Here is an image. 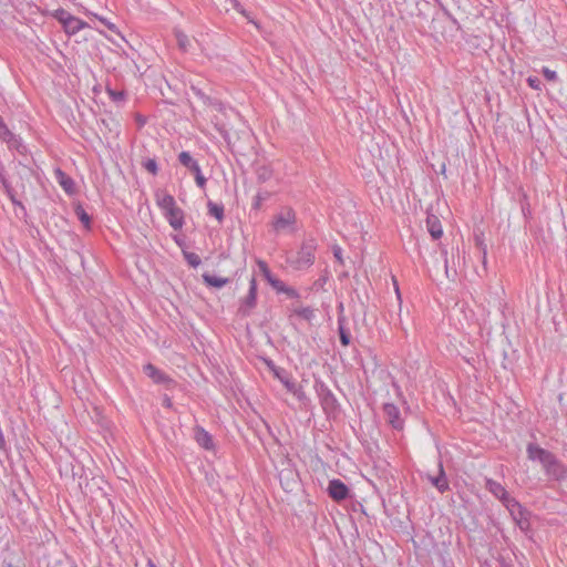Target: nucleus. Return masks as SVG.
Returning <instances> with one entry per match:
<instances>
[{
  "mask_svg": "<svg viewBox=\"0 0 567 567\" xmlns=\"http://www.w3.org/2000/svg\"><path fill=\"white\" fill-rule=\"evenodd\" d=\"M178 159L182 165L188 167L189 169H193L194 165H198L197 162L193 159L188 152L179 153Z\"/></svg>",
  "mask_w": 567,
  "mask_h": 567,
  "instance_id": "obj_22",
  "label": "nucleus"
},
{
  "mask_svg": "<svg viewBox=\"0 0 567 567\" xmlns=\"http://www.w3.org/2000/svg\"><path fill=\"white\" fill-rule=\"evenodd\" d=\"M156 203L164 212L176 206L175 199L172 195L161 192L156 193Z\"/></svg>",
  "mask_w": 567,
  "mask_h": 567,
  "instance_id": "obj_16",
  "label": "nucleus"
},
{
  "mask_svg": "<svg viewBox=\"0 0 567 567\" xmlns=\"http://www.w3.org/2000/svg\"><path fill=\"white\" fill-rule=\"evenodd\" d=\"M426 228L433 239H440L443 235L441 221L437 216L427 214Z\"/></svg>",
  "mask_w": 567,
  "mask_h": 567,
  "instance_id": "obj_9",
  "label": "nucleus"
},
{
  "mask_svg": "<svg viewBox=\"0 0 567 567\" xmlns=\"http://www.w3.org/2000/svg\"><path fill=\"white\" fill-rule=\"evenodd\" d=\"M392 281H393V287H394V290H395L396 298L399 300V303L401 305L402 298H401V292H400L399 284H398L395 277H392Z\"/></svg>",
  "mask_w": 567,
  "mask_h": 567,
  "instance_id": "obj_35",
  "label": "nucleus"
},
{
  "mask_svg": "<svg viewBox=\"0 0 567 567\" xmlns=\"http://www.w3.org/2000/svg\"><path fill=\"white\" fill-rule=\"evenodd\" d=\"M195 174V181L199 187H204L206 185V178L202 175L199 165H194L193 169H190Z\"/></svg>",
  "mask_w": 567,
  "mask_h": 567,
  "instance_id": "obj_27",
  "label": "nucleus"
},
{
  "mask_svg": "<svg viewBox=\"0 0 567 567\" xmlns=\"http://www.w3.org/2000/svg\"><path fill=\"white\" fill-rule=\"evenodd\" d=\"M504 505L507 507V509L511 512L513 518L520 523V520L524 518V514L522 511V506L518 502H516L514 498H512L509 495L507 496V499H505Z\"/></svg>",
  "mask_w": 567,
  "mask_h": 567,
  "instance_id": "obj_12",
  "label": "nucleus"
},
{
  "mask_svg": "<svg viewBox=\"0 0 567 567\" xmlns=\"http://www.w3.org/2000/svg\"><path fill=\"white\" fill-rule=\"evenodd\" d=\"M22 190L24 189V184L23 183H20V185H18Z\"/></svg>",
  "mask_w": 567,
  "mask_h": 567,
  "instance_id": "obj_50",
  "label": "nucleus"
},
{
  "mask_svg": "<svg viewBox=\"0 0 567 567\" xmlns=\"http://www.w3.org/2000/svg\"><path fill=\"white\" fill-rule=\"evenodd\" d=\"M54 173L61 187L68 194H74L75 188L73 179L69 177L65 173H63L60 168H56Z\"/></svg>",
  "mask_w": 567,
  "mask_h": 567,
  "instance_id": "obj_13",
  "label": "nucleus"
},
{
  "mask_svg": "<svg viewBox=\"0 0 567 567\" xmlns=\"http://www.w3.org/2000/svg\"><path fill=\"white\" fill-rule=\"evenodd\" d=\"M306 259H307L308 261H311V254H310V252H308V256H306Z\"/></svg>",
  "mask_w": 567,
  "mask_h": 567,
  "instance_id": "obj_49",
  "label": "nucleus"
},
{
  "mask_svg": "<svg viewBox=\"0 0 567 567\" xmlns=\"http://www.w3.org/2000/svg\"><path fill=\"white\" fill-rule=\"evenodd\" d=\"M527 453L532 461L540 462L546 473L554 480L559 481L567 476V470L549 451H546L540 446L530 443L527 446Z\"/></svg>",
  "mask_w": 567,
  "mask_h": 567,
  "instance_id": "obj_1",
  "label": "nucleus"
},
{
  "mask_svg": "<svg viewBox=\"0 0 567 567\" xmlns=\"http://www.w3.org/2000/svg\"><path fill=\"white\" fill-rule=\"evenodd\" d=\"M175 35H176L178 47L182 50H186L188 42H189L188 37L183 31H176Z\"/></svg>",
  "mask_w": 567,
  "mask_h": 567,
  "instance_id": "obj_26",
  "label": "nucleus"
},
{
  "mask_svg": "<svg viewBox=\"0 0 567 567\" xmlns=\"http://www.w3.org/2000/svg\"><path fill=\"white\" fill-rule=\"evenodd\" d=\"M184 256L192 267H197L200 265V258L195 252H184Z\"/></svg>",
  "mask_w": 567,
  "mask_h": 567,
  "instance_id": "obj_29",
  "label": "nucleus"
},
{
  "mask_svg": "<svg viewBox=\"0 0 567 567\" xmlns=\"http://www.w3.org/2000/svg\"><path fill=\"white\" fill-rule=\"evenodd\" d=\"M487 489L495 495L497 498H499L502 502L507 499L508 493L504 488V486L493 480H487L486 482Z\"/></svg>",
  "mask_w": 567,
  "mask_h": 567,
  "instance_id": "obj_15",
  "label": "nucleus"
},
{
  "mask_svg": "<svg viewBox=\"0 0 567 567\" xmlns=\"http://www.w3.org/2000/svg\"><path fill=\"white\" fill-rule=\"evenodd\" d=\"M136 120L140 123V125H144L145 124V120L141 115H137Z\"/></svg>",
  "mask_w": 567,
  "mask_h": 567,
  "instance_id": "obj_43",
  "label": "nucleus"
},
{
  "mask_svg": "<svg viewBox=\"0 0 567 567\" xmlns=\"http://www.w3.org/2000/svg\"><path fill=\"white\" fill-rule=\"evenodd\" d=\"M164 405H165L166 408H171V406H172V400H171V398L165 396V399H164Z\"/></svg>",
  "mask_w": 567,
  "mask_h": 567,
  "instance_id": "obj_42",
  "label": "nucleus"
},
{
  "mask_svg": "<svg viewBox=\"0 0 567 567\" xmlns=\"http://www.w3.org/2000/svg\"><path fill=\"white\" fill-rule=\"evenodd\" d=\"M6 188H7V193H8L9 197L11 198L12 203L19 207L20 212L17 214L20 215L21 217L25 216V209H24L23 205L21 204V202L17 200V196H18L17 189L14 187H12L11 185H6Z\"/></svg>",
  "mask_w": 567,
  "mask_h": 567,
  "instance_id": "obj_20",
  "label": "nucleus"
},
{
  "mask_svg": "<svg viewBox=\"0 0 567 567\" xmlns=\"http://www.w3.org/2000/svg\"><path fill=\"white\" fill-rule=\"evenodd\" d=\"M195 441L205 450L212 451L215 449L213 436L200 426L195 427Z\"/></svg>",
  "mask_w": 567,
  "mask_h": 567,
  "instance_id": "obj_8",
  "label": "nucleus"
},
{
  "mask_svg": "<svg viewBox=\"0 0 567 567\" xmlns=\"http://www.w3.org/2000/svg\"><path fill=\"white\" fill-rule=\"evenodd\" d=\"M53 17L63 25L64 31L69 35H73L82 29L89 28V24L81 19L70 14L64 9H58L54 11Z\"/></svg>",
  "mask_w": 567,
  "mask_h": 567,
  "instance_id": "obj_3",
  "label": "nucleus"
},
{
  "mask_svg": "<svg viewBox=\"0 0 567 567\" xmlns=\"http://www.w3.org/2000/svg\"><path fill=\"white\" fill-rule=\"evenodd\" d=\"M203 280L205 281V284L207 286L215 287V288H221L229 282L228 278H221V277L213 276L209 274H204Z\"/></svg>",
  "mask_w": 567,
  "mask_h": 567,
  "instance_id": "obj_18",
  "label": "nucleus"
},
{
  "mask_svg": "<svg viewBox=\"0 0 567 567\" xmlns=\"http://www.w3.org/2000/svg\"><path fill=\"white\" fill-rule=\"evenodd\" d=\"M297 221L296 213L292 208H287L284 212L277 214L272 220V228L276 233H280L286 229L295 230Z\"/></svg>",
  "mask_w": 567,
  "mask_h": 567,
  "instance_id": "obj_5",
  "label": "nucleus"
},
{
  "mask_svg": "<svg viewBox=\"0 0 567 567\" xmlns=\"http://www.w3.org/2000/svg\"><path fill=\"white\" fill-rule=\"evenodd\" d=\"M142 165L152 175H154V176L157 175L158 167H157V163L154 158H147L146 161H144L142 163Z\"/></svg>",
  "mask_w": 567,
  "mask_h": 567,
  "instance_id": "obj_25",
  "label": "nucleus"
},
{
  "mask_svg": "<svg viewBox=\"0 0 567 567\" xmlns=\"http://www.w3.org/2000/svg\"><path fill=\"white\" fill-rule=\"evenodd\" d=\"M282 292L287 293L290 297H297L298 296L297 291L293 288H289L287 286H285V290H282Z\"/></svg>",
  "mask_w": 567,
  "mask_h": 567,
  "instance_id": "obj_41",
  "label": "nucleus"
},
{
  "mask_svg": "<svg viewBox=\"0 0 567 567\" xmlns=\"http://www.w3.org/2000/svg\"><path fill=\"white\" fill-rule=\"evenodd\" d=\"M543 74L548 81H554L557 78L556 72L549 70L548 68L543 69Z\"/></svg>",
  "mask_w": 567,
  "mask_h": 567,
  "instance_id": "obj_33",
  "label": "nucleus"
},
{
  "mask_svg": "<svg viewBox=\"0 0 567 567\" xmlns=\"http://www.w3.org/2000/svg\"><path fill=\"white\" fill-rule=\"evenodd\" d=\"M432 484L441 492H445L449 488V483L445 477V472L443 468V464H439V476L437 477H431L430 478Z\"/></svg>",
  "mask_w": 567,
  "mask_h": 567,
  "instance_id": "obj_17",
  "label": "nucleus"
},
{
  "mask_svg": "<svg viewBox=\"0 0 567 567\" xmlns=\"http://www.w3.org/2000/svg\"><path fill=\"white\" fill-rule=\"evenodd\" d=\"M145 373L155 382V383H168L171 379L165 375L163 372L157 370L153 364L148 363L144 368Z\"/></svg>",
  "mask_w": 567,
  "mask_h": 567,
  "instance_id": "obj_14",
  "label": "nucleus"
},
{
  "mask_svg": "<svg viewBox=\"0 0 567 567\" xmlns=\"http://www.w3.org/2000/svg\"><path fill=\"white\" fill-rule=\"evenodd\" d=\"M445 272L449 276V265H447V261H445Z\"/></svg>",
  "mask_w": 567,
  "mask_h": 567,
  "instance_id": "obj_47",
  "label": "nucleus"
},
{
  "mask_svg": "<svg viewBox=\"0 0 567 567\" xmlns=\"http://www.w3.org/2000/svg\"><path fill=\"white\" fill-rule=\"evenodd\" d=\"M306 259H307L308 261H311V254H310V252H308V256H306Z\"/></svg>",
  "mask_w": 567,
  "mask_h": 567,
  "instance_id": "obj_48",
  "label": "nucleus"
},
{
  "mask_svg": "<svg viewBox=\"0 0 567 567\" xmlns=\"http://www.w3.org/2000/svg\"><path fill=\"white\" fill-rule=\"evenodd\" d=\"M338 322H339L340 341H341V343L343 346H349V343H350V336H349V333L346 331V329L343 327V319L339 318Z\"/></svg>",
  "mask_w": 567,
  "mask_h": 567,
  "instance_id": "obj_24",
  "label": "nucleus"
},
{
  "mask_svg": "<svg viewBox=\"0 0 567 567\" xmlns=\"http://www.w3.org/2000/svg\"><path fill=\"white\" fill-rule=\"evenodd\" d=\"M476 243H477V245L483 246V241L481 240V238L478 236H476Z\"/></svg>",
  "mask_w": 567,
  "mask_h": 567,
  "instance_id": "obj_46",
  "label": "nucleus"
},
{
  "mask_svg": "<svg viewBox=\"0 0 567 567\" xmlns=\"http://www.w3.org/2000/svg\"><path fill=\"white\" fill-rule=\"evenodd\" d=\"M262 196L260 194H257L254 202V208L258 209L261 206L262 203Z\"/></svg>",
  "mask_w": 567,
  "mask_h": 567,
  "instance_id": "obj_40",
  "label": "nucleus"
},
{
  "mask_svg": "<svg viewBox=\"0 0 567 567\" xmlns=\"http://www.w3.org/2000/svg\"><path fill=\"white\" fill-rule=\"evenodd\" d=\"M285 386L287 388L288 391L292 392V393H296V385L295 383L290 382L289 380H282Z\"/></svg>",
  "mask_w": 567,
  "mask_h": 567,
  "instance_id": "obj_38",
  "label": "nucleus"
},
{
  "mask_svg": "<svg viewBox=\"0 0 567 567\" xmlns=\"http://www.w3.org/2000/svg\"><path fill=\"white\" fill-rule=\"evenodd\" d=\"M385 416L388 417L389 423L396 430L403 429V420L400 417L399 409L391 403H386L383 406Z\"/></svg>",
  "mask_w": 567,
  "mask_h": 567,
  "instance_id": "obj_7",
  "label": "nucleus"
},
{
  "mask_svg": "<svg viewBox=\"0 0 567 567\" xmlns=\"http://www.w3.org/2000/svg\"><path fill=\"white\" fill-rule=\"evenodd\" d=\"M445 168H446L445 163H442L440 166L441 174H445Z\"/></svg>",
  "mask_w": 567,
  "mask_h": 567,
  "instance_id": "obj_44",
  "label": "nucleus"
},
{
  "mask_svg": "<svg viewBox=\"0 0 567 567\" xmlns=\"http://www.w3.org/2000/svg\"><path fill=\"white\" fill-rule=\"evenodd\" d=\"M257 306V281L254 276L248 278V293L239 299L238 315L247 317Z\"/></svg>",
  "mask_w": 567,
  "mask_h": 567,
  "instance_id": "obj_4",
  "label": "nucleus"
},
{
  "mask_svg": "<svg viewBox=\"0 0 567 567\" xmlns=\"http://www.w3.org/2000/svg\"><path fill=\"white\" fill-rule=\"evenodd\" d=\"M272 462L278 472L281 487L287 492L293 491L298 486V473L291 458L284 452H280Z\"/></svg>",
  "mask_w": 567,
  "mask_h": 567,
  "instance_id": "obj_2",
  "label": "nucleus"
},
{
  "mask_svg": "<svg viewBox=\"0 0 567 567\" xmlns=\"http://www.w3.org/2000/svg\"><path fill=\"white\" fill-rule=\"evenodd\" d=\"M209 213L217 218L218 221L224 219V207L215 203H208Z\"/></svg>",
  "mask_w": 567,
  "mask_h": 567,
  "instance_id": "obj_23",
  "label": "nucleus"
},
{
  "mask_svg": "<svg viewBox=\"0 0 567 567\" xmlns=\"http://www.w3.org/2000/svg\"><path fill=\"white\" fill-rule=\"evenodd\" d=\"M528 85L534 90H540V81L537 78H528Z\"/></svg>",
  "mask_w": 567,
  "mask_h": 567,
  "instance_id": "obj_34",
  "label": "nucleus"
},
{
  "mask_svg": "<svg viewBox=\"0 0 567 567\" xmlns=\"http://www.w3.org/2000/svg\"><path fill=\"white\" fill-rule=\"evenodd\" d=\"M74 212H75L76 216L79 217V219L81 220V223L84 225V227L86 229H90L91 228V217L85 212V209L83 208V206L80 203L75 204Z\"/></svg>",
  "mask_w": 567,
  "mask_h": 567,
  "instance_id": "obj_19",
  "label": "nucleus"
},
{
  "mask_svg": "<svg viewBox=\"0 0 567 567\" xmlns=\"http://www.w3.org/2000/svg\"><path fill=\"white\" fill-rule=\"evenodd\" d=\"M230 3L233 4V7L239 11L241 14L246 16V11L243 9V7L240 6V3L238 2V0H229Z\"/></svg>",
  "mask_w": 567,
  "mask_h": 567,
  "instance_id": "obj_37",
  "label": "nucleus"
},
{
  "mask_svg": "<svg viewBox=\"0 0 567 567\" xmlns=\"http://www.w3.org/2000/svg\"><path fill=\"white\" fill-rule=\"evenodd\" d=\"M99 20H100L102 23H104V24H105V25H106L111 31H116V27H115V24H114V23H112V22H110V21H107L106 19L101 18V17L99 18Z\"/></svg>",
  "mask_w": 567,
  "mask_h": 567,
  "instance_id": "obj_39",
  "label": "nucleus"
},
{
  "mask_svg": "<svg viewBox=\"0 0 567 567\" xmlns=\"http://www.w3.org/2000/svg\"><path fill=\"white\" fill-rule=\"evenodd\" d=\"M333 256L338 260L340 265L344 264L343 257H342V249L339 246L333 247Z\"/></svg>",
  "mask_w": 567,
  "mask_h": 567,
  "instance_id": "obj_32",
  "label": "nucleus"
},
{
  "mask_svg": "<svg viewBox=\"0 0 567 567\" xmlns=\"http://www.w3.org/2000/svg\"><path fill=\"white\" fill-rule=\"evenodd\" d=\"M268 282L278 292H282V290H285L286 285L281 280L276 279L275 277H272Z\"/></svg>",
  "mask_w": 567,
  "mask_h": 567,
  "instance_id": "obj_30",
  "label": "nucleus"
},
{
  "mask_svg": "<svg viewBox=\"0 0 567 567\" xmlns=\"http://www.w3.org/2000/svg\"><path fill=\"white\" fill-rule=\"evenodd\" d=\"M109 94L113 97V100H122L124 97V93L123 92H116V91H113V90H107Z\"/></svg>",
  "mask_w": 567,
  "mask_h": 567,
  "instance_id": "obj_36",
  "label": "nucleus"
},
{
  "mask_svg": "<svg viewBox=\"0 0 567 567\" xmlns=\"http://www.w3.org/2000/svg\"><path fill=\"white\" fill-rule=\"evenodd\" d=\"M164 214H165L166 218L168 219L169 225L174 229L182 228L183 219H184V214H183V210L179 207L174 206L172 209L164 212Z\"/></svg>",
  "mask_w": 567,
  "mask_h": 567,
  "instance_id": "obj_11",
  "label": "nucleus"
},
{
  "mask_svg": "<svg viewBox=\"0 0 567 567\" xmlns=\"http://www.w3.org/2000/svg\"><path fill=\"white\" fill-rule=\"evenodd\" d=\"M328 492L330 497L337 502L346 499L349 494L348 487L340 480L330 481Z\"/></svg>",
  "mask_w": 567,
  "mask_h": 567,
  "instance_id": "obj_6",
  "label": "nucleus"
},
{
  "mask_svg": "<svg viewBox=\"0 0 567 567\" xmlns=\"http://www.w3.org/2000/svg\"><path fill=\"white\" fill-rule=\"evenodd\" d=\"M297 315L306 320H311L313 317V310L310 308H302L297 311Z\"/></svg>",
  "mask_w": 567,
  "mask_h": 567,
  "instance_id": "obj_31",
  "label": "nucleus"
},
{
  "mask_svg": "<svg viewBox=\"0 0 567 567\" xmlns=\"http://www.w3.org/2000/svg\"><path fill=\"white\" fill-rule=\"evenodd\" d=\"M147 566L148 567H156V565L154 564V561L152 559H148Z\"/></svg>",
  "mask_w": 567,
  "mask_h": 567,
  "instance_id": "obj_45",
  "label": "nucleus"
},
{
  "mask_svg": "<svg viewBox=\"0 0 567 567\" xmlns=\"http://www.w3.org/2000/svg\"><path fill=\"white\" fill-rule=\"evenodd\" d=\"M2 142H6L9 147L16 148L19 153H23L25 147L21 143V140L17 137L13 133L4 127L2 124Z\"/></svg>",
  "mask_w": 567,
  "mask_h": 567,
  "instance_id": "obj_10",
  "label": "nucleus"
},
{
  "mask_svg": "<svg viewBox=\"0 0 567 567\" xmlns=\"http://www.w3.org/2000/svg\"><path fill=\"white\" fill-rule=\"evenodd\" d=\"M256 177L259 183H265L272 177V169L269 166H259L256 171Z\"/></svg>",
  "mask_w": 567,
  "mask_h": 567,
  "instance_id": "obj_21",
  "label": "nucleus"
},
{
  "mask_svg": "<svg viewBox=\"0 0 567 567\" xmlns=\"http://www.w3.org/2000/svg\"><path fill=\"white\" fill-rule=\"evenodd\" d=\"M257 266L267 281H269L274 277L271 275L267 264L264 260L258 259Z\"/></svg>",
  "mask_w": 567,
  "mask_h": 567,
  "instance_id": "obj_28",
  "label": "nucleus"
}]
</instances>
